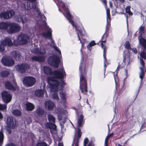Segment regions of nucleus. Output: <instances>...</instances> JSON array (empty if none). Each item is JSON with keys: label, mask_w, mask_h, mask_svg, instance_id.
Returning <instances> with one entry per match:
<instances>
[{"label": "nucleus", "mask_w": 146, "mask_h": 146, "mask_svg": "<svg viewBox=\"0 0 146 146\" xmlns=\"http://www.w3.org/2000/svg\"><path fill=\"white\" fill-rule=\"evenodd\" d=\"M44 73L47 75L52 76L49 77L47 78L48 83L52 82L53 83H50L51 90L53 92H57L58 90V86L60 85V88L62 89L66 82L63 80L64 78L66 77V73L64 68L60 70H55L52 71L51 68L49 66H44L43 67Z\"/></svg>", "instance_id": "obj_1"}, {"label": "nucleus", "mask_w": 146, "mask_h": 146, "mask_svg": "<svg viewBox=\"0 0 146 146\" xmlns=\"http://www.w3.org/2000/svg\"><path fill=\"white\" fill-rule=\"evenodd\" d=\"M84 58L82 57L79 66L80 88L82 92L84 94H86L88 92L87 80V70L86 68V63Z\"/></svg>", "instance_id": "obj_2"}, {"label": "nucleus", "mask_w": 146, "mask_h": 146, "mask_svg": "<svg viewBox=\"0 0 146 146\" xmlns=\"http://www.w3.org/2000/svg\"><path fill=\"white\" fill-rule=\"evenodd\" d=\"M47 62L48 64L53 67L58 68L60 62L59 58L55 55L49 56Z\"/></svg>", "instance_id": "obj_3"}, {"label": "nucleus", "mask_w": 146, "mask_h": 146, "mask_svg": "<svg viewBox=\"0 0 146 146\" xmlns=\"http://www.w3.org/2000/svg\"><path fill=\"white\" fill-rule=\"evenodd\" d=\"M48 118L49 122L45 123V127L48 129H53L54 130H56V126L55 124V118L54 117L53 115L50 114L48 115Z\"/></svg>", "instance_id": "obj_4"}, {"label": "nucleus", "mask_w": 146, "mask_h": 146, "mask_svg": "<svg viewBox=\"0 0 146 146\" xmlns=\"http://www.w3.org/2000/svg\"><path fill=\"white\" fill-rule=\"evenodd\" d=\"M9 27L7 32L10 34L18 33L21 30V27L19 25L14 22H9Z\"/></svg>", "instance_id": "obj_5"}, {"label": "nucleus", "mask_w": 146, "mask_h": 146, "mask_svg": "<svg viewBox=\"0 0 146 146\" xmlns=\"http://www.w3.org/2000/svg\"><path fill=\"white\" fill-rule=\"evenodd\" d=\"M13 45L11 39L8 37H5L3 40H2L0 44V52H2L5 50L4 46H7L11 47Z\"/></svg>", "instance_id": "obj_6"}, {"label": "nucleus", "mask_w": 146, "mask_h": 146, "mask_svg": "<svg viewBox=\"0 0 146 146\" xmlns=\"http://www.w3.org/2000/svg\"><path fill=\"white\" fill-rule=\"evenodd\" d=\"M24 84L28 87H31L34 85L36 82L35 78L32 76H25L23 80Z\"/></svg>", "instance_id": "obj_7"}, {"label": "nucleus", "mask_w": 146, "mask_h": 146, "mask_svg": "<svg viewBox=\"0 0 146 146\" xmlns=\"http://www.w3.org/2000/svg\"><path fill=\"white\" fill-rule=\"evenodd\" d=\"M1 63L6 66H11L15 63L14 60L9 56H4L1 60Z\"/></svg>", "instance_id": "obj_8"}, {"label": "nucleus", "mask_w": 146, "mask_h": 146, "mask_svg": "<svg viewBox=\"0 0 146 146\" xmlns=\"http://www.w3.org/2000/svg\"><path fill=\"white\" fill-rule=\"evenodd\" d=\"M1 97L3 101L5 103L10 102L12 98V96L10 92L7 91H4L2 93Z\"/></svg>", "instance_id": "obj_9"}, {"label": "nucleus", "mask_w": 146, "mask_h": 146, "mask_svg": "<svg viewBox=\"0 0 146 146\" xmlns=\"http://www.w3.org/2000/svg\"><path fill=\"white\" fill-rule=\"evenodd\" d=\"M15 15V12L13 10H9L0 13V18L4 19H9Z\"/></svg>", "instance_id": "obj_10"}, {"label": "nucleus", "mask_w": 146, "mask_h": 146, "mask_svg": "<svg viewBox=\"0 0 146 146\" xmlns=\"http://www.w3.org/2000/svg\"><path fill=\"white\" fill-rule=\"evenodd\" d=\"M30 37L27 34L21 33L18 36V39L22 44L27 43Z\"/></svg>", "instance_id": "obj_11"}, {"label": "nucleus", "mask_w": 146, "mask_h": 146, "mask_svg": "<svg viewBox=\"0 0 146 146\" xmlns=\"http://www.w3.org/2000/svg\"><path fill=\"white\" fill-rule=\"evenodd\" d=\"M6 122L7 125L9 127L14 129L16 127V121L12 117H8Z\"/></svg>", "instance_id": "obj_12"}, {"label": "nucleus", "mask_w": 146, "mask_h": 146, "mask_svg": "<svg viewBox=\"0 0 146 146\" xmlns=\"http://www.w3.org/2000/svg\"><path fill=\"white\" fill-rule=\"evenodd\" d=\"M28 66V65L26 64L21 63L17 64L16 68L18 72L21 74H23L26 72Z\"/></svg>", "instance_id": "obj_13"}, {"label": "nucleus", "mask_w": 146, "mask_h": 146, "mask_svg": "<svg viewBox=\"0 0 146 146\" xmlns=\"http://www.w3.org/2000/svg\"><path fill=\"white\" fill-rule=\"evenodd\" d=\"M108 34L109 33H106V32H105V33L102 36L101 40L99 41V42L100 43L101 47L103 49V50H104V48L107 50V48L105 45L106 42L107 38L108 36Z\"/></svg>", "instance_id": "obj_14"}, {"label": "nucleus", "mask_w": 146, "mask_h": 146, "mask_svg": "<svg viewBox=\"0 0 146 146\" xmlns=\"http://www.w3.org/2000/svg\"><path fill=\"white\" fill-rule=\"evenodd\" d=\"M5 86L6 89L11 91H15L16 88L9 81H6L5 83Z\"/></svg>", "instance_id": "obj_15"}, {"label": "nucleus", "mask_w": 146, "mask_h": 146, "mask_svg": "<svg viewBox=\"0 0 146 146\" xmlns=\"http://www.w3.org/2000/svg\"><path fill=\"white\" fill-rule=\"evenodd\" d=\"M45 106L48 110L49 111L52 110L55 106L53 102L51 100H48L45 103Z\"/></svg>", "instance_id": "obj_16"}, {"label": "nucleus", "mask_w": 146, "mask_h": 146, "mask_svg": "<svg viewBox=\"0 0 146 146\" xmlns=\"http://www.w3.org/2000/svg\"><path fill=\"white\" fill-rule=\"evenodd\" d=\"M9 22H2L0 23V29L3 30H8L9 27Z\"/></svg>", "instance_id": "obj_17"}, {"label": "nucleus", "mask_w": 146, "mask_h": 146, "mask_svg": "<svg viewBox=\"0 0 146 146\" xmlns=\"http://www.w3.org/2000/svg\"><path fill=\"white\" fill-rule=\"evenodd\" d=\"M45 57L44 56H34L32 57L31 59L33 61L42 62L44 61Z\"/></svg>", "instance_id": "obj_18"}, {"label": "nucleus", "mask_w": 146, "mask_h": 146, "mask_svg": "<svg viewBox=\"0 0 146 146\" xmlns=\"http://www.w3.org/2000/svg\"><path fill=\"white\" fill-rule=\"evenodd\" d=\"M52 31L50 29L49 31L46 33L43 32L42 34V35L46 38L51 39H52Z\"/></svg>", "instance_id": "obj_19"}, {"label": "nucleus", "mask_w": 146, "mask_h": 146, "mask_svg": "<svg viewBox=\"0 0 146 146\" xmlns=\"http://www.w3.org/2000/svg\"><path fill=\"white\" fill-rule=\"evenodd\" d=\"M78 131L75 134V136H76V138L74 139L75 141H79V139L81 137L82 133L81 131V129L80 127L77 128Z\"/></svg>", "instance_id": "obj_20"}, {"label": "nucleus", "mask_w": 146, "mask_h": 146, "mask_svg": "<svg viewBox=\"0 0 146 146\" xmlns=\"http://www.w3.org/2000/svg\"><path fill=\"white\" fill-rule=\"evenodd\" d=\"M34 94L36 97H42L44 96V91L42 89H38L35 92Z\"/></svg>", "instance_id": "obj_21"}, {"label": "nucleus", "mask_w": 146, "mask_h": 146, "mask_svg": "<svg viewBox=\"0 0 146 146\" xmlns=\"http://www.w3.org/2000/svg\"><path fill=\"white\" fill-rule=\"evenodd\" d=\"M27 110L28 111H32L34 109L35 106L32 103L30 102L27 103L25 105Z\"/></svg>", "instance_id": "obj_22"}, {"label": "nucleus", "mask_w": 146, "mask_h": 146, "mask_svg": "<svg viewBox=\"0 0 146 146\" xmlns=\"http://www.w3.org/2000/svg\"><path fill=\"white\" fill-rule=\"evenodd\" d=\"M36 115L39 117H42L44 113V111L43 109L39 108L36 111Z\"/></svg>", "instance_id": "obj_23"}, {"label": "nucleus", "mask_w": 146, "mask_h": 146, "mask_svg": "<svg viewBox=\"0 0 146 146\" xmlns=\"http://www.w3.org/2000/svg\"><path fill=\"white\" fill-rule=\"evenodd\" d=\"M84 119V116L82 115H80V117L78 119L77 124L78 127H82V123Z\"/></svg>", "instance_id": "obj_24"}, {"label": "nucleus", "mask_w": 146, "mask_h": 146, "mask_svg": "<svg viewBox=\"0 0 146 146\" xmlns=\"http://www.w3.org/2000/svg\"><path fill=\"white\" fill-rule=\"evenodd\" d=\"M60 96L63 103L64 104H66V93L62 92H60Z\"/></svg>", "instance_id": "obj_25"}, {"label": "nucleus", "mask_w": 146, "mask_h": 146, "mask_svg": "<svg viewBox=\"0 0 146 146\" xmlns=\"http://www.w3.org/2000/svg\"><path fill=\"white\" fill-rule=\"evenodd\" d=\"M13 56L15 59L19 60L20 59L21 55L16 51H14L13 53Z\"/></svg>", "instance_id": "obj_26"}, {"label": "nucleus", "mask_w": 146, "mask_h": 146, "mask_svg": "<svg viewBox=\"0 0 146 146\" xmlns=\"http://www.w3.org/2000/svg\"><path fill=\"white\" fill-rule=\"evenodd\" d=\"M139 42L140 45L143 47L146 46V40L141 37L139 39Z\"/></svg>", "instance_id": "obj_27"}, {"label": "nucleus", "mask_w": 146, "mask_h": 146, "mask_svg": "<svg viewBox=\"0 0 146 146\" xmlns=\"http://www.w3.org/2000/svg\"><path fill=\"white\" fill-rule=\"evenodd\" d=\"M140 72L139 73V78L141 79V80H142L145 76V69H143L141 68V69H140Z\"/></svg>", "instance_id": "obj_28"}, {"label": "nucleus", "mask_w": 146, "mask_h": 146, "mask_svg": "<svg viewBox=\"0 0 146 146\" xmlns=\"http://www.w3.org/2000/svg\"><path fill=\"white\" fill-rule=\"evenodd\" d=\"M107 50L104 49L103 50V56L104 58V63H107V65L109 64L108 63V60L106 58Z\"/></svg>", "instance_id": "obj_29"}, {"label": "nucleus", "mask_w": 146, "mask_h": 146, "mask_svg": "<svg viewBox=\"0 0 146 146\" xmlns=\"http://www.w3.org/2000/svg\"><path fill=\"white\" fill-rule=\"evenodd\" d=\"M12 113L14 115L17 116H20L21 114V111L18 110H14L12 112Z\"/></svg>", "instance_id": "obj_30"}, {"label": "nucleus", "mask_w": 146, "mask_h": 146, "mask_svg": "<svg viewBox=\"0 0 146 146\" xmlns=\"http://www.w3.org/2000/svg\"><path fill=\"white\" fill-rule=\"evenodd\" d=\"M9 74V72L5 70L2 71L1 73V76L3 77H7Z\"/></svg>", "instance_id": "obj_31"}, {"label": "nucleus", "mask_w": 146, "mask_h": 146, "mask_svg": "<svg viewBox=\"0 0 146 146\" xmlns=\"http://www.w3.org/2000/svg\"><path fill=\"white\" fill-rule=\"evenodd\" d=\"M131 7L128 6L126 7L125 9V11L126 13L130 15H133V13L130 11Z\"/></svg>", "instance_id": "obj_32"}, {"label": "nucleus", "mask_w": 146, "mask_h": 146, "mask_svg": "<svg viewBox=\"0 0 146 146\" xmlns=\"http://www.w3.org/2000/svg\"><path fill=\"white\" fill-rule=\"evenodd\" d=\"M107 23L106 27V33H109L110 27L111 26V23L109 21V20L108 19L107 20Z\"/></svg>", "instance_id": "obj_33"}, {"label": "nucleus", "mask_w": 146, "mask_h": 146, "mask_svg": "<svg viewBox=\"0 0 146 146\" xmlns=\"http://www.w3.org/2000/svg\"><path fill=\"white\" fill-rule=\"evenodd\" d=\"M113 133H112L106 136V138L105 140V144L106 145V146H108V139H109V138L112 136L113 135Z\"/></svg>", "instance_id": "obj_34"}, {"label": "nucleus", "mask_w": 146, "mask_h": 146, "mask_svg": "<svg viewBox=\"0 0 146 146\" xmlns=\"http://www.w3.org/2000/svg\"><path fill=\"white\" fill-rule=\"evenodd\" d=\"M124 46L125 48L128 50H129L131 49L130 43L128 41H127L125 42Z\"/></svg>", "instance_id": "obj_35"}, {"label": "nucleus", "mask_w": 146, "mask_h": 146, "mask_svg": "<svg viewBox=\"0 0 146 146\" xmlns=\"http://www.w3.org/2000/svg\"><path fill=\"white\" fill-rule=\"evenodd\" d=\"M140 64L142 66H141L139 67L140 69H141V68L143 69H145V63L143 59L142 58H140Z\"/></svg>", "instance_id": "obj_36"}, {"label": "nucleus", "mask_w": 146, "mask_h": 146, "mask_svg": "<svg viewBox=\"0 0 146 146\" xmlns=\"http://www.w3.org/2000/svg\"><path fill=\"white\" fill-rule=\"evenodd\" d=\"M96 44V43L95 41L92 40L89 43L87 47L89 49L90 47L95 45Z\"/></svg>", "instance_id": "obj_37"}, {"label": "nucleus", "mask_w": 146, "mask_h": 146, "mask_svg": "<svg viewBox=\"0 0 146 146\" xmlns=\"http://www.w3.org/2000/svg\"><path fill=\"white\" fill-rule=\"evenodd\" d=\"M140 56L141 58H143L144 59H146V53L144 51H142L140 53Z\"/></svg>", "instance_id": "obj_38"}, {"label": "nucleus", "mask_w": 146, "mask_h": 146, "mask_svg": "<svg viewBox=\"0 0 146 146\" xmlns=\"http://www.w3.org/2000/svg\"><path fill=\"white\" fill-rule=\"evenodd\" d=\"M4 138V134L2 132L0 131V143H2Z\"/></svg>", "instance_id": "obj_39"}, {"label": "nucleus", "mask_w": 146, "mask_h": 146, "mask_svg": "<svg viewBox=\"0 0 146 146\" xmlns=\"http://www.w3.org/2000/svg\"><path fill=\"white\" fill-rule=\"evenodd\" d=\"M52 97L53 98V99L57 100L59 99V98L58 97V94L57 93H54L52 94Z\"/></svg>", "instance_id": "obj_40"}, {"label": "nucleus", "mask_w": 146, "mask_h": 146, "mask_svg": "<svg viewBox=\"0 0 146 146\" xmlns=\"http://www.w3.org/2000/svg\"><path fill=\"white\" fill-rule=\"evenodd\" d=\"M85 30L84 29L82 30L81 29L79 30V32L80 34V35L81 37H82L84 35V33Z\"/></svg>", "instance_id": "obj_41"}, {"label": "nucleus", "mask_w": 146, "mask_h": 146, "mask_svg": "<svg viewBox=\"0 0 146 146\" xmlns=\"http://www.w3.org/2000/svg\"><path fill=\"white\" fill-rule=\"evenodd\" d=\"M7 106L5 105H2L0 104V110H3L7 109Z\"/></svg>", "instance_id": "obj_42"}, {"label": "nucleus", "mask_w": 146, "mask_h": 146, "mask_svg": "<svg viewBox=\"0 0 146 146\" xmlns=\"http://www.w3.org/2000/svg\"><path fill=\"white\" fill-rule=\"evenodd\" d=\"M145 29V27L144 26H141L139 28V30L140 33H143Z\"/></svg>", "instance_id": "obj_43"}, {"label": "nucleus", "mask_w": 146, "mask_h": 146, "mask_svg": "<svg viewBox=\"0 0 146 146\" xmlns=\"http://www.w3.org/2000/svg\"><path fill=\"white\" fill-rule=\"evenodd\" d=\"M89 141L88 139L87 138H85L84 141L83 146H86Z\"/></svg>", "instance_id": "obj_44"}, {"label": "nucleus", "mask_w": 146, "mask_h": 146, "mask_svg": "<svg viewBox=\"0 0 146 146\" xmlns=\"http://www.w3.org/2000/svg\"><path fill=\"white\" fill-rule=\"evenodd\" d=\"M40 50H39L37 48L35 50H34V53L35 54H40Z\"/></svg>", "instance_id": "obj_45"}, {"label": "nucleus", "mask_w": 146, "mask_h": 146, "mask_svg": "<svg viewBox=\"0 0 146 146\" xmlns=\"http://www.w3.org/2000/svg\"><path fill=\"white\" fill-rule=\"evenodd\" d=\"M40 55L44 54H46V51L45 49L42 50H40Z\"/></svg>", "instance_id": "obj_46"}, {"label": "nucleus", "mask_w": 146, "mask_h": 146, "mask_svg": "<svg viewBox=\"0 0 146 146\" xmlns=\"http://www.w3.org/2000/svg\"><path fill=\"white\" fill-rule=\"evenodd\" d=\"M102 2L104 4L105 6L106 7L107 6V1L106 0H101Z\"/></svg>", "instance_id": "obj_47"}, {"label": "nucleus", "mask_w": 146, "mask_h": 146, "mask_svg": "<svg viewBox=\"0 0 146 146\" xmlns=\"http://www.w3.org/2000/svg\"><path fill=\"white\" fill-rule=\"evenodd\" d=\"M66 15L68 17V19L71 18V15L69 12H67L66 13Z\"/></svg>", "instance_id": "obj_48"}, {"label": "nucleus", "mask_w": 146, "mask_h": 146, "mask_svg": "<svg viewBox=\"0 0 146 146\" xmlns=\"http://www.w3.org/2000/svg\"><path fill=\"white\" fill-rule=\"evenodd\" d=\"M6 146H17L15 144L13 143H9L6 144Z\"/></svg>", "instance_id": "obj_49"}, {"label": "nucleus", "mask_w": 146, "mask_h": 146, "mask_svg": "<svg viewBox=\"0 0 146 146\" xmlns=\"http://www.w3.org/2000/svg\"><path fill=\"white\" fill-rule=\"evenodd\" d=\"M132 51L135 54H137V51L136 48H133L132 49Z\"/></svg>", "instance_id": "obj_50"}, {"label": "nucleus", "mask_w": 146, "mask_h": 146, "mask_svg": "<svg viewBox=\"0 0 146 146\" xmlns=\"http://www.w3.org/2000/svg\"><path fill=\"white\" fill-rule=\"evenodd\" d=\"M62 116L61 115L59 114L58 115V119L59 121L61 120L62 119Z\"/></svg>", "instance_id": "obj_51"}, {"label": "nucleus", "mask_w": 146, "mask_h": 146, "mask_svg": "<svg viewBox=\"0 0 146 146\" xmlns=\"http://www.w3.org/2000/svg\"><path fill=\"white\" fill-rule=\"evenodd\" d=\"M107 20L108 19L109 20V21L110 22H111V17L110 16V15H107Z\"/></svg>", "instance_id": "obj_52"}, {"label": "nucleus", "mask_w": 146, "mask_h": 146, "mask_svg": "<svg viewBox=\"0 0 146 146\" xmlns=\"http://www.w3.org/2000/svg\"><path fill=\"white\" fill-rule=\"evenodd\" d=\"M106 12L107 15H110V11L109 9H107Z\"/></svg>", "instance_id": "obj_53"}, {"label": "nucleus", "mask_w": 146, "mask_h": 146, "mask_svg": "<svg viewBox=\"0 0 146 146\" xmlns=\"http://www.w3.org/2000/svg\"><path fill=\"white\" fill-rule=\"evenodd\" d=\"M77 35L78 36V40H80L81 43H82V41L81 40L79 36V34L78 33V32L77 33Z\"/></svg>", "instance_id": "obj_54"}, {"label": "nucleus", "mask_w": 146, "mask_h": 146, "mask_svg": "<svg viewBox=\"0 0 146 146\" xmlns=\"http://www.w3.org/2000/svg\"><path fill=\"white\" fill-rule=\"evenodd\" d=\"M69 22L71 24L72 23H73V22H74L71 19V18L69 19H68Z\"/></svg>", "instance_id": "obj_55"}, {"label": "nucleus", "mask_w": 146, "mask_h": 146, "mask_svg": "<svg viewBox=\"0 0 146 146\" xmlns=\"http://www.w3.org/2000/svg\"><path fill=\"white\" fill-rule=\"evenodd\" d=\"M75 146H78L79 141H75Z\"/></svg>", "instance_id": "obj_56"}, {"label": "nucleus", "mask_w": 146, "mask_h": 146, "mask_svg": "<svg viewBox=\"0 0 146 146\" xmlns=\"http://www.w3.org/2000/svg\"><path fill=\"white\" fill-rule=\"evenodd\" d=\"M58 146H63V143H59L58 145Z\"/></svg>", "instance_id": "obj_57"}, {"label": "nucleus", "mask_w": 146, "mask_h": 146, "mask_svg": "<svg viewBox=\"0 0 146 146\" xmlns=\"http://www.w3.org/2000/svg\"><path fill=\"white\" fill-rule=\"evenodd\" d=\"M92 142L91 141L89 142V144L87 146H93L92 145Z\"/></svg>", "instance_id": "obj_58"}, {"label": "nucleus", "mask_w": 146, "mask_h": 146, "mask_svg": "<svg viewBox=\"0 0 146 146\" xmlns=\"http://www.w3.org/2000/svg\"><path fill=\"white\" fill-rule=\"evenodd\" d=\"M65 120L63 122V124H60L61 126H62V127H61L62 128H63L65 122Z\"/></svg>", "instance_id": "obj_59"}, {"label": "nucleus", "mask_w": 146, "mask_h": 146, "mask_svg": "<svg viewBox=\"0 0 146 146\" xmlns=\"http://www.w3.org/2000/svg\"><path fill=\"white\" fill-rule=\"evenodd\" d=\"M126 61V57L125 56H123V62H125Z\"/></svg>", "instance_id": "obj_60"}, {"label": "nucleus", "mask_w": 146, "mask_h": 146, "mask_svg": "<svg viewBox=\"0 0 146 146\" xmlns=\"http://www.w3.org/2000/svg\"><path fill=\"white\" fill-rule=\"evenodd\" d=\"M71 24H72V25L74 27H76V25L74 23V22H73V23H71Z\"/></svg>", "instance_id": "obj_61"}, {"label": "nucleus", "mask_w": 146, "mask_h": 146, "mask_svg": "<svg viewBox=\"0 0 146 146\" xmlns=\"http://www.w3.org/2000/svg\"><path fill=\"white\" fill-rule=\"evenodd\" d=\"M3 117V115L2 113L0 112V119H1Z\"/></svg>", "instance_id": "obj_62"}, {"label": "nucleus", "mask_w": 146, "mask_h": 146, "mask_svg": "<svg viewBox=\"0 0 146 146\" xmlns=\"http://www.w3.org/2000/svg\"><path fill=\"white\" fill-rule=\"evenodd\" d=\"M119 66H118L117 68V69L116 70V71L117 70V71H118L119 70Z\"/></svg>", "instance_id": "obj_63"}, {"label": "nucleus", "mask_w": 146, "mask_h": 146, "mask_svg": "<svg viewBox=\"0 0 146 146\" xmlns=\"http://www.w3.org/2000/svg\"><path fill=\"white\" fill-rule=\"evenodd\" d=\"M141 17L142 19H144V16L142 14H141Z\"/></svg>", "instance_id": "obj_64"}]
</instances>
